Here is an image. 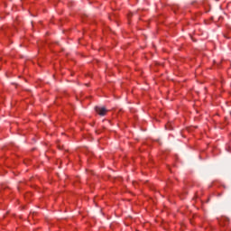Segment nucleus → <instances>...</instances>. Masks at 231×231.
<instances>
[{
    "label": "nucleus",
    "mask_w": 231,
    "mask_h": 231,
    "mask_svg": "<svg viewBox=\"0 0 231 231\" xmlns=\"http://www.w3.org/2000/svg\"><path fill=\"white\" fill-rule=\"evenodd\" d=\"M215 1H219V0H215Z\"/></svg>",
    "instance_id": "2"
},
{
    "label": "nucleus",
    "mask_w": 231,
    "mask_h": 231,
    "mask_svg": "<svg viewBox=\"0 0 231 231\" xmlns=\"http://www.w3.org/2000/svg\"><path fill=\"white\" fill-rule=\"evenodd\" d=\"M95 110L99 116H106V113H107V109L104 106H96Z\"/></svg>",
    "instance_id": "1"
}]
</instances>
